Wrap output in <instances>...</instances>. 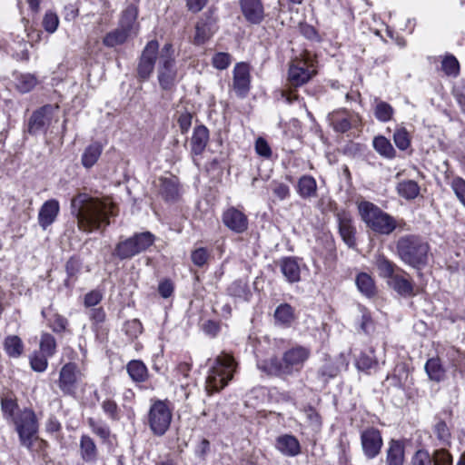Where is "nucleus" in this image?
<instances>
[{
	"label": "nucleus",
	"mask_w": 465,
	"mask_h": 465,
	"mask_svg": "<svg viewBox=\"0 0 465 465\" xmlns=\"http://www.w3.org/2000/svg\"><path fill=\"white\" fill-rule=\"evenodd\" d=\"M71 212L79 230L87 233L104 229L110 224V218L117 215L116 206L109 198L94 197L86 193L72 198Z\"/></svg>",
	"instance_id": "1"
},
{
	"label": "nucleus",
	"mask_w": 465,
	"mask_h": 465,
	"mask_svg": "<svg viewBox=\"0 0 465 465\" xmlns=\"http://www.w3.org/2000/svg\"><path fill=\"white\" fill-rule=\"evenodd\" d=\"M311 356V350L297 345L286 350L282 358L272 357L258 363V368L272 376L288 377L299 373Z\"/></svg>",
	"instance_id": "2"
},
{
	"label": "nucleus",
	"mask_w": 465,
	"mask_h": 465,
	"mask_svg": "<svg viewBox=\"0 0 465 465\" xmlns=\"http://www.w3.org/2000/svg\"><path fill=\"white\" fill-rule=\"evenodd\" d=\"M429 252V243L417 234L401 236L396 242V254L400 260L415 269L427 265Z\"/></svg>",
	"instance_id": "3"
},
{
	"label": "nucleus",
	"mask_w": 465,
	"mask_h": 465,
	"mask_svg": "<svg viewBox=\"0 0 465 465\" xmlns=\"http://www.w3.org/2000/svg\"><path fill=\"white\" fill-rule=\"evenodd\" d=\"M357 207L361 220L374 232L389 235L396 229V220L374 203L361 201L358 203Z\"/></svg>",
	"instance_id": "4"
},
{
	"label": "nucleus",
	"mask_w": 465,
	"mask_h": 465,
	"mask_svg": "<svg viewBox=\"0 0 465 465\" xmlns=\"http://www.w3.org/2000/svg\"><path fill=\"white\" fill-rule=\"evenodd\" d=\"M236 365L230 354L222 352L218 355L206 378L207 391L213 393L223 389L232 379Z\"/></svg>",
	"instance_id": "5"
},
{
	"label": "nucleus",
	"mask_w": 465,
	"mask_h": 465,
	"mask_svg": "<svg viewBox=\"0 0 465 465\" xmlns=\"http://www.w3.org/2000/svg\"><path fill=\"white\" fill-rule=\"evenodd\" d=\"M176 55L173 44L163 45L159 53L157 78L160 87L164 91H172L176 84L177 69Z\"/></svg>",
	"instance_id": "6"
},
{
	"label": "nucleus",
	"mask_w": 465,
	"mask_h": 465,
	"mask_svg": "<svg viewBox=\"0 0 465 465\" xmlns=\"http://www.w3.org/2000/svg\"><path fill=\"white\" fill-rule=\"evenodd\" d=\"M173 411L167 401L155 400L148 411V425L153 434L163 436L170 428Z\"/></svg>",
	"instance_id": "7"
},
{
	"label": "nucleus",
	"mask_w": 465,
	"mask_h": 465,
	"mask_svg": "<svg viewBox=\"0 0 465 465\" xmlns=\"http://www.w3.org/2000/svg\"><path fill=\"white\" fill-rule=\"evenodd\" d=\"M15 430L19 435L21 444L31 448L33 438L38 431V424L35 412L30 409H24L13 420Z\"/></svg>",
	"instance_id": "8"
},
{
	"label": "nucleus",
	"mask_w": 465,
	"mask_h": 465,
	"mask_svg": "<svg viewBox=\"0 0 465 465\" xmlns=\"http://www.w3.org/2000/svg\"><path fill=\"white\" fill-rule=\"evenodd\" d=\"M159 53V44L156 40L149 41L146 44L142 51L136 69L139 81L143 82L151 77Z\"/></svg>",
	"instance_id": "9"
},
{
	"label": "nucleus",
	"mask_w": 465,
	"mask_h": 465,
	"mask_svg": "<svg viewBox=\"0 0 465 465\" xmlns=\"http://www.w3.org/2000/svg\"><path fill=\"white\" fill-rule=\"evenodd\" d=\"M316 74L312 64H309L305 59H294L291 62L288 81L293 87H299L306 84Z\"/></svg>",
	"instance_id": "10"
},
{
	"label": "nucleus",
	"mask_w": 465,
	"mask_h": 465,
	"mask_svg": "<svg viewBox=\"0 0 465 465\" xmlns=\"http://www.w3.org/2000/svg\"><path fill=\"white\" fill-rule=\"evenodd\" d=\"M81 375V371L76 363L68 362L61 368L58 386L64 395L72 396L75 394Z\"/></svg>",
	"instance_id": "11"
},
{
	"label": "nucleus",
	"mask_w": 465,
	"mask_h": 465,
	"mask_svg": "<svg viewBox=\"0 0 465 465\" xmlns=\"http://www.w3.org/2000/svg\"><path fill=\"white\" fill-rule=\"evenodd\" d=\"M361 443L364 455L368 459H374L381 452L383 440L380 430L369 427L361 432Z\"/></svg>",
	"instance_id": "12"
},
{
	"label": "nucleus",
	"mask_w": 465,
	"mask_h": 465,
	"mask_svg": "<svg viewBox=\"0 0 465 465\" xmlns=\"http://www.w3.org/2000/svg\"><path fill=\"white\" fill-rule=\"evenodd\" d=\"M232 89L240 98L247 96L251 87L250 67L246 63H237L232 71Z\"/></svg>",
	"instance_id": "13"
},
{
	"label": "nucleus",
	"mask_w": 465,
	"mask_h": 465,
	"mask_svg": "<svg viewBox=\"0 0 465 465\" xmlns=\"http://www.w3.org/2000/svg\"><path fill=\"white\" fill-rule=\"evenodd\" d=\"M54 107L52 105H45L34 112L28 122V133L35 135L44 132L50 124Z\"/></svg>",
	"instance_id": "14"
},
{
	"label": "nucleus",
	"mask_w": 465,
	"mask_h": 465,
	"mask_svg": "<svg viewBox=\"0 0 465 465\" xmlns=\"http://www.w3.org/2000/svg\"><path fill=\"white\" fill-rule=\"evenodd\" d=\"M222 220L228 229L236 233H242L248 228L247 216L234 207L227 209L223 213Z\"/></svg>",
	"instance_id": "15"
},
{
	"label": "nucleus",
	"mask_w": 465,
	"mask_h": 465,
	"mask_svg": "<svg viewBox=\"0 0 465 465\" xmlns=\"http://www.w3.org/2000/svg\"><path fill=\"white\" fill-rule=\"evenodd\" d=\"M244 18L252 25L261 24L265 16L262 0H240Z\"/></svg>",
	"instance_id": "16"
},
{
	"label": "nucleus",
	"mask_w": 465,
	"mask_h": 465,
	"mask_svg": "<svg viewBox=\"0 0 465 465\" xmlns=\"http://www.w3.org/2000/svg\"><path fill=\"white\" fill-rule=\"evenodd\" d=\"M217 31L216 19L212 15H204L195 26L193 42L195 45H203L207 42Z\"/></svg>",
	"instance_id": "17"
},
{
	"label": "nucleus",
	"mask_w": 465,
	"mask_h": 465,
	"mask_svg": "<svg viewBox=\"0 0 465 465\" xmlns=\"http://www.w3.org/2000/svg\"><path fill=\"white\" fill-rule=\"evenodd\" d=\"M60 212L59 202L55 199L47 200L41 206L38 213V223L43 230H46L54 223Z\"/></svg>",
	"instance_id": "18"
},
{
	"label": "nucleus",
	"mask_w": 465,
	"mask_h": 465,
	"mask_svg": "<svg viewBox=\"0 0 465 465\" xmlns=\"http://www.w3.org/2000/svg\"><path fill=\"white\" fill-rule=\"evenodd\" d=\"M388 284L400 295L407 297L414 294L413 283L409 279V274L402 269L388 280Z\"/></svg>",
	"instance_id": "19"
},
{
	"label": "nucleus",
	"mask_w": 465,
	"mask_h": 465,
	"mask_svg": "<svg viewBox=\"0 0 465 465\" xmlns=\"http://www.w3.org/2000/svg\"><path fill=\"white\" fill-rule=\"evenodd\" d=\"M138 6L134 4L128 5L122 12L118 25L133 35H137L139 24L137 22Z\"/></svg>",
	"instance_id": "20"
},
{
	"label": "nucleus",
	"mask_w": 465,
	"mask_h": 465,
	"mask_svg": "<svg viewBox=\"0 0 465 465\" xmlns=\"http://www.w3.org/2000/svg\"><path fill=\"white\" fill-rule=\"evenodd\" d=\"M329 124L334 131L345 133L351 128L353 116L347 110H337L330 113L327 116Z\"/></svg>",
	"instance_id": "21"
},
{
	"label": "nucleus",
	"mask_w": 465,
	"mask_h": 465,
	"mask_svg": "<svg viewBox=\"0 0 465 465\" xmlns=\"http://www.w3.org/2000/svg\"><path fill=\"white\" fill-rule=\"evenodd\" d=\"M337 219L339 224V232L343 242L350 248L354 247L356 245L355 228L352 225L351 217L347 213H341L337 214Z\"/></svg>",
	"instance_id": "22"
},
{
	"label": "nucleus",
	"mask_w": 465,
	"mask_h": 465,
	"mask_svg": "<svg viewBox=\"0 0 465 465\" xmlns=\"http://www.w3.org/2000/svg\"><path fill=\"white\" fill-rule=\"evenodd\" d=\"M209 142V130L205 125L200 124L194 127L191 138V153L200 155L205 150Z\"/></svg>",
	"instance_id": "23"
},
{
	"label": "nucleus",
	"mask_w": 465,
	"mask_h": 465,
	"mask_svg": "<svg viewBox=\"0 0 465 465\" xmlns=\"http://www.w3.org/2000/svg\"><path fill=\"white\" fill-rule=\"evenodd\" d=\"M79 452L81 459L86 463H94L98 460L97 446L87 434H83L80 438Z\"/></svg>",
	"instance_id": "24"
},
{
	"label": "nucleus",
	"mask_w": 465,
	"mask_h": 465,
	"mask_svg": "<svg viewBox=\"0 0 465 465\" xmlns=\"http://www.w3.org/2000/svg\"><path fill=\"white\" fill-rule=\"evenodd\" d=\"M159 194L167 202L179 197V182L175 176L159 178Z\"/></svg>",
	"instance_id": "25"
},
{
	"label": "nucleus",
	"mask_w": 465,
	"mask_h": 465,
	"mask_svg": "<svg viewBox=\"0 0 465 465\" xmlns=\"http://www.w3.org/2000/svg\"><path fill=\"white\" fill-rule=\"evenodd\" d=\"M405 446L398 440H391L386 450L385 465H404Z\"/></svg>",
	"instance_id": "26"
},
{
	"label": "nucleus",
	"mask_w": 465,
	"mask_h": 465,
	"mask_svg": "<svg viewBox=\"0 0 465 465\" xmlns=\"http://www.w3.org/2000/svg\"><path fill=\"white\" fill-rule=\"evenodd\" d=\"M275 447L282 454L288 457H294L301 452L298 440L289 434L279 436L276 440Z\"/></svg>",
	"instance_id": "27"
},
{
	"label": "nucleus",
	"mask_w": 465,
	"mask_h": 465,
	"mask_svg": "<svg viewBox=\"0 0 465 465\" xmlns=\"http://www.w3.org/2000/svg\"><path fill=\"white\" fill-rule=\"evenodd\" d=\"M373 263L378 271L379 275L384 279H390L394 276L397 272H402L392 261L388 259L383 253H377L374 256Z\"/></svg>",
	"instance_id": "28"
},
{
	"label": "nucleus",
	"mask_w": 465,
	"mask_h": 465,
	"mask_svg": "<svg viewBox=\"0 0 465 465\" xmlns=\"http://www.w3.org/2000/svg\"><path fill=\"white\" fill-rule=\"evenodd\" d=\"M281 272L286 281L293 283L301 279V269L297 260L293 257H285L280 262Z\"/></svg>",
	"instance_id": "29"
},
{
	"label": "nucleus",
	"mask_w": 465,
	"mask_h": 465,
	"mask_svg": "<svg viewBox=\"0 0 465 465\" xmlns=\"http://www.w3.org/2000/svg\"><path fill=\"white\" fill-rule=\"evenodd\" d=\"M126 371L135 383L145 382L149 378L146 365L141 360H132L126 364Z\"/></svg>",
	"instance_id": "30"
},
{
	"label": "nucleus",
	"mask_w": 465,
	"mask_h": 465,
	"mask_svg": "<svg viewBox=\"0 0 465 465\" xmlns=\"http://www.w3.org/2000/svg\"><path fill=\"white\" fill-rule=\"evenodd\" d=\"M432 434L438 440V445L442 447L450 446L451 444V432L446 421L440 418L435 419V423L432 426Z\"/></svg>",
	"instance_id": "31"
},
{
	"label": "nucleus",
	"mask_w": 465,
	"mask_h": 465,
	"mask_svg": "<svg viewBox=\"0 0 465 465\" xmlns=\"http://www.w3.org/2000/svg\"><path fill=\"white\" fill-rule=\"evenodd\" d=\"M103 152V145L100 142H94L84 151L81 163L86 169L92 168L99 160Z\"/></svg>",
	"instance_id": "32"
},
{
	"label": "nucleus",
	"mask_w": 465,
	"mask_h": 465,
	"mask_svg": "<svg viewBox=\"0 0 465 465\" xmlns=\"http://www.w3.org/2000/svg\"><path fill=\"white\" fill-rule=\"evenodd\" d=\"M297 193L302 199L317 196V183L311 175H302L297 183Z\"/></svg>",
	"instance_id": "33"
},
{
	"label": "nucleus",
	"mask_w": 465,
	"mask_h": 465,
	"mask_svg": "<svg viewBox=\"0 0 465 465\" xmlns=\"http://www.w3.org/2000/svg\"><path fill=\"white\" fill-rule=\"evenodd\" d=\"M424 369L429 379L432 381L440 382L445 379L446 370L438 357L429 359L425 363Z\"/></svg>",
	"instance_id": "34"
},
{
	"label": "nucleus",
	"mask_w": 465,
	"mask_h": 465,
	"mask_svg": "<svg viewBox=\"0 0 465 465\" xmlns=\"http://www.w3.org/2000/svg\"><path fill=\"white\" fill-rule=\"evenodd\" d=\"M134 250L137 254L145 252L150 246H152L155 241V236L150 232H143L134 233L129 237Z\"/></svg>",
	"instance_id": "35"
},
{
	"label": "nucleus",
	"mask_w": 465,
	"mask_h": 465,
	"mask_svg": "<svg viewBox=\"0 0 465 465\" xmlns=\"http://www.w3.org/2000/svg\"><path fill=\"white\" fill-rule=\"evenodd\" d=\"M374 150L383 158L393 159L396 157V150L390 140L383 135L375 136L372 140Z\"/></svg>",
	"instance_id": "36"
},
{
	"label": "nucleus",
	"mask_w": 465,
	"mask_h": 465,
	"mask_svg": "<svg viewBox=\"0 0 465 465\" xmlns=\"http://www.w3.org/2000/svg\"><path fill=\"white\" fill-rule=\"evenodd\" d=\"M227 292L230 296L244 302H248L252 296L248 282L242 279L232 282L228 286Z\"/></svg>",
	"instance_id": "37"
},
{
	"label": "nucleus",
	"mask_w": 465,
	"mask_h": 465,
	"mask_svg": "<svg viewBox=\"0 0 465 465\" xmlns=\"http://www.w3.org/2000/svg\"><path fill=\"white\" fill-rule=\"evenodd\" d=\"M132 35V34L118 25L117 28L105 35L103 44L107 47H114L124 44Z\"/></svg>",
	"instance_id": "38"
},
{
	"label": "nucleus",
	"mask_w": 465,
	"mask_h": 465,
	"mask_svg": "<svg viewBox=\"0 0 465 465\" xmlns=\"http://www.w3.org/2000/svg\"><path fill=\"white\" fill-rule=\"evenodd\" d=\"M358 290L366 297L371 298L376 293L373 279L366 272H360L355 280Z\"/></svg>",
	"instance_id": "39"
},
{
	"label": "nucleus",
	"mask_w": 465,
	"mask_h": 465,
	"mask_svg": "<svg viewBox=\"0 0 465 465\" xmlns=\"http://www.w3.org/2000/svg\"><path fill=\"white\" fill-rule=\"evenodd\" d=\"M356 367L359 371L370 373L371 370H376L378 361L375 359L374 351L370 350L362 351L356 359Z\"/></svg>",
	"instance_id": "40"
},
{
	"label": "nucleus",
	"mask_w": 465,
	"mask_h": 465,
	"mask_svg": "<svg viewBox=\"0 0 465 465\" xmlns=\"http://www.w3.org/2000/svg\"><path fill=\"white\" fill-rule=\"evenodd\" d=\"M4 349L11 358H18L24 351V343L16 335L7 336L4 341Z\"/></svg>",
	"instance_id": "41"
},
{
	"label": "nucleus",
	"mask_w": 465,
	"mask_h": 465,
	"mask_svg": "<svg viewBox=\"0 0 465 465\" xmlns=\"http://www.w3.org/2000/svg\"><path fill=\"white\" fill-rule=\"evenodd\" d=\"M397 191L401 197L407 200H413L420 193V186L413 180H406L398 183Z\"/></svg>",
	"instance_id": "42"
},
{
	"label": "nucleus",
	"mask_w": 465,
	"mask_h": 465,
	"mask_svg": "<svg viewBox=\"0 0 465 465\" xmlns=\"http://www.w3.org/2000/svg\"><path fill=\"white\" fill-rule=\"evenodd\" d=\"M113 255L120 260H127L138 254L129 238H126L115 245Z\"/></svg>",
	"instance_id": "43"
},
{
	"label": "nucleus",
	"mask_w": 465,
	"mask_h": 465,
	"mask_svg": "<svg viewBox=\"0 0 465 465\" xmlns=\"http://www.w3.org/2000/svg\"><path fill=\"white\" fill-rule=\"evenodd\" d=\"M274 318L281 324L290 325L294 320V310L288 303L280 304L274 312Z\"/></svg>",
	"instance_id": "44"
},
{
	"label": "nucleus",
	"mask_w": 465,
	"mask_h": 465,
	"mask_svg": "<svg viewBox=\"0 0 465 465\" xmlns=\"http://www.w3.org/2000/svg\"><path fill=\"white\" fill-rule=\"evenodd\" d=\"M39 346L41 353L45 355V357H52L56 352L55 338L48 332L42 333Z\"/></svg>",
	"instance_id": "45"
},
{
	"label": "nucleus",
	"mask_w": 465,
	"mask_h": 465,
	"mask_svg": "<svg viewBox=\"0 0 465 465\" xmlns=\"http://www.w3.org/2000/svg\"><path fill=\"white\" fill-rule=\"evenodd\" d=\"M87 424L91 429L92 432L98 436L104 441L107 440L110 437L111 430L107 424L102 420H96L90 417L87 419Z\"/></svg>",
	"instance_id": "46"
},
{
	"label": "nucleus",
	"mask_w": 465,
	"mask_h": 465,
	"mask_svg": "<svg viewBox=\"0 0 465 465\" xmlns=\"http://www.w3.org/2000/svg\"><path fill=\"white\" fill-rule=\"evenodd\" d=\"M394 114L392 106L383 101H379L374 108V115L376 119L381 123H387L391 120Z\"/></svg>",
	"instance_id": "47"
},
{
	"label": "nucleus",
	"mask_w": 465,
	"mask_h": 465,
	"mask_svg": "<svg viewBox=\"0 0 465 465\" xmlns=\"http://www.w3.org/2000/svg\"><path fill=\"white\" fill-rule=\"evenodd\" d=\"M36 78L30 74H21L16 79V88L25 94L30 92L36 84Z\"/></svg>",
	"instance_id": "48"
},
{
	"label": "nucleus",
	"mask_w": 465,
	"mask_h": 465,
	"mask_svg": "<svg viewBox=\"0 0 465 465\" xmlns=\"http://www.w3.org/2000/svg\"><path fill=\"white\" fill-rule=\"evenodd\" d=\"M442 71L450 76H457L460 72V64L455 56L446 55L441 62Z\"/></svg>",
	"instance_id": "49"
},
{
	"label": "nucleus",
	"mask_w": 465,
	"mask_h": 465,
	"mask_svg": "<svg viewBox=\"0 0 465 465\" xmlns=\"http://www.w3.org/2000/svg\"><path fill=\"white\" fill-rule=\"evenodd\" d=\"M81 270V262L78 259L71 257L65 263V271L67 278L64 280V285L70 287L72 285L71 280L75 278Z\"/></svg>",
	"instance_id": "50"
},
{
	"label": "nucleus",
	"mask_w": 465,
	"mask_h": 465,
	"mask_svg": "<svg viewBox=\"0 0 465 465\" xmlns=\"http://www.w3.org/2000/svg\"><path fill=\"white\" fill-rule=\"evenodd\" d=\"M48 325L54 332L62 333L67 331L69 322L64 316L54 313L48 319Z\"/></svg>",
	"instance_id": "51"
},
{
	"label": "nucleus",
	"mask_w": 465,
	"mask_h": 465,
	"mask_svg": "<svg viewBox=\"0 0 465 465\" xmlns=\"http://www.w3.org/2000/svg\"><path fill=\"white\" fill-rule=\"evenodd\" d=\"M18 405L16 403L15 399L8 395L2 397L1 411L7 419L12 418V420H14V417L16 416L15 415V411H16Z\"/></svg>",
	"instance_id": "52"
},
{
	"label": "nucleus",
	"mask_w": 465,
	"mask_h": 465,
	"mask_svg": "<svg viewBox=\"0 0 465 465\" xmlns=\"http://www.w3.org/2000/svg\"><path fill=\"white\" fill-rule=\"evenodd\" d=\"M430 456L433 465H452V456L445 447L434 450Z\"/></svg>",
	"instance_id": "53"
},
{
	"label": "nucleus",
	"mask_w": 465,
	"mask_h": 465,
	"mask_svg": "<svg viewBox=\"0 0 465 465\" xmlns=\"http://www.w3.org/2000/svg\"><path fill=\"white\" fill-rule=\"evenodd\" d=\"M393 141L401 151L406 150L411 145L410 136L405 128H401L394 132Z\"/></svg>",
	"instance_id": "54"
},
{
	"label": "nucleus",
	"mask_w": 465,
	"mask_h": 465,
	"mask_svg": "<svg viewBox=\"0 0 465 465\" xmlns=\"http://www.w3.org/2000/svg\"><path fill=\"white\" fill-rule=\"evenodd\" d=\"M232 63V55L228 53L219 52L216 53L212 58V64L213 67L218 70H224Z\"/></svg>",
	"instance_id": "55"
},
{
	"label": "nucleus",
	"mask_w": 465,
	"mask_h": 465,
	"mask_svg": "<svg viewBox=\"0 0 465 465\" xmlns=\"http://www.w3.org/2000/svg\"><path fill=\"white\" fill-rule=\"evenodd\" d=\"M450 186L458 200L465 207V180L461 177H455L451 180Z\"/></svg>",
	"instance_id": "56"
},
{
	"label": "nucleus",
	"mask_w": 465,
	"mask_h": 465,
	"mask_svg": "<svg viewBox=\"0 0 465 465\" xmlns=\"http://www.w3.org/2000/svg\"><path fill=\"white\" fill-rule=\"evenodd\" d=\"M42 24L46 32L53 34L58 27L59 18L55 13L48 11L45 13Z\"/></svg>",
	"instance_id": "57"
},
{
	"label": "nucleus",
	"mask_w": 465,
	"mask_h": 465,
	"mask_svg": "<svg viewBox=\"0 0 465 465\" xmlns=\"http://www.w3.org/2000/svg\"><path fill=\"white\" fill-rule=\"evenodd\" d=\"M47 358L44 354L35 352L30 358V365L35 371L43 372L46 370L48 361Z\"/></svg>",
	"instance_id": "58"
},
{
	"label": "nucleus",
	"mask_w": 465,
	"mask_h": 465,
	"mask_svg": "<svg viewBox=\"0 0 465 465\" xmlns=\"http://www.w3.org/2000/svg\"><path fill=\"white\" fill-rule=\"evenodd\" d=\"M209 256L210 255H209L208 251L203 247H200V248L195 249L192 252L191 259L194 265H196L198 267H202L205 263H207Z\"/></svg>",
	"instance_id": "59"
},
{
	"label": "nucleus",
	"mask_w": 465,
	"mask_h": 465,
	"mask_svg": "<svg viewBox=\"0 0 465 465\" xmlns=\"http://www.w3.org/2000/svg\"><path fill=\"white\" fill-rule=\"evenodd\" d=\"M104 412L113 420L119 419V409L116 402L113 400H105L102 403Z\"/></svg>",
	"instance_id": "60"
},
{
	"label": "nucleus",
	"mask_w": 465,
	"mask_h": 465,
	"mask_svg": "<svg viewBox=\"0 0 465 465\" xmlns=\"http://www.w3.org/2000/svg\"><path fill=\"white\" fill-rule=\"evenodd\" d=\"M193 121V114L188 111H184L179 114L177 118V124L179 125L182 134H186L191 128Z\"/></svg>",
	"instance_id": "61"
},
{
	"label": "nucleus",
	"mask_w": 465,
	"mask_h": 465,
	"mask_svg": "<svg viewBox=\"0 0 465 465\" xmlns=\"http://www.w3.org/2000/svg\"><path fill=\"white\" fill-rule=\"evenodd\" d=\"M412 465H432V458L429 451L419 450L415 452L411 460Z\"/></svg>",
	"instance_id": "62"
},
{
	"label": "nucleus",
	"mask_w": 465,
	"mask_h": 465,
	"mask_svg": "<svg viewBox=\"0 0 465 465\" xmlns=\"http://www.w3.org/2000/svg\"><path fill=\"white\" fill-rule=\"evenodd\" d=\"M125 333L131 338H136L143 331V326L139 320L128 321L124 325Z\"/></svg>",
	"instance_id": "63"
},
{
	"label": "nucleus",
	"mask_w": 465,
	"mask_h": 465,
	"mask_svg": "<svg viewBox=\"0 0 465 465\" xmlns=\"http://www.w3.org/2000/svg\"><path fill=\"white\" fill-rule=\"evenodd\" d=\"M256 153L264 158H270L272 150L265 139L259 137L255 143Z\"/></svg>",
	"instance_id": "64"
}]
</instances>
